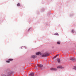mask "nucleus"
<instances>
[{"label":"nucleus","mask_w":76,"mask_h":76,"mask_svg":"<svg viewBox=\"0 0 76 76\" xmlns=\"http://www.w3.org/2000/svg\"><path fill=\"white\" fill-rule=\"evenodd\" d=\"M41 55L42 56V57H47L49 55L48 53H44V54H41Z\"/></svg>","instance_id":"f257e3e1"},{"label":"nucleus","mask_w":76,"mask_h":76,"mask_svg":"<svg viewBox=\"0 0 76 76\" xmlns=\"http://www.w3.org/2000/svg\"><path fill=\"white\" fill-rule=\"evenodd\" d=\"M69 59L70 60H72V61H75V58H72V57H71L69 58Z\"/></svg>","instance_id":"f03ea898"},{"label":"nucleus","mask_w":76,"mask_h":76,"mask_svg":"<svg viewBox=\"0 0 76 76\" xmlns=\"http://www.w3.org/2000/svg\"><path fill=\"white\" fill-rule=\"evenodd\" d=\"M57 68L58 69H63V67H62V66H58Z\"/></svg>","instance_id":"7ed1b4c3"},{"label":"nucleus","mask_w":76,"mask_h":76,"mask_svg":"<svg viewBox=\"0 0 76 76\" xmlns=\"http://www.w3.org/2000/svg\"><path fill=\"white\" fill-rule=\"evenodd\" d=\"M50 70H56L57 69L55 68H51L50 69Z\"/></svg>","instance_id":"20e7f679"},{"label":"nucleus","mask_w":76,"mask_h":76,"mask_svg":"<svg viewBox=\"0 0 76 76\" xmlns=\"http://www.w3.org/2000/svg\"><path fill=\"white\" fill-rule=\"evenodd\" d=\"M31 58H36V57H37V56L34 55H32L31 56Z\"/></svg>","instance_id":"39448f33"},{"label":"nucleus","mask_w":76,"mask_h":76,"mask_svg":"<svg viewBox=\"0 0 76 76\" xmlns=\"http://www.w3.org/2000/svg\"><path fill=\"white\" fill-rule=\"evenodd\" d=\"M36 55H41V52H39L37 53H36Z\"/></svg>","instance_id":"423d86ee"},{"label":"nucleus","mask_w":76,"mask_h":76,"mask_svg":"<svg viewBox=\"0 0 76 76\" xmlns=\"http://www.w3.org/2000/svg\"><path fill=\"white\" fill-rule=\"evenodd\" d=\"M30 75V76H34V73H31Z\"/></svg>","instance_id":"0eeeda50"},{"label":"nucleus","mask_w":76,"mask_h":76,"mask_svg":"<svg viewBox=\"0 0 76 76\" xmlns=\"http://www.w3.org/2000/svg\"><path fill=\"white\" fill-rule=\"evenodd\" d=\"M38 67H43V65L41 64L39 65Z\"/></svg>","instance_id":"6e6552de"},{"label":"nucleus","mask_w":76,"mask_h":76,"mask_svg":"<svg viewBox=\"0 0 76 76\" xmlns=\"http://www.w3.org/2000/svg\"><path fill=\"white\" fill-rule=\"evenodd\" d=\"M57 60L58 63H60V62L61 61L59 59H58V58L57 59Z\"/></svg>","instance_id":"1a4fd4ad"},{"label":"nucleus","mask_w":76,"mask_h":76,"mask_svg":"<svg viewBox=\"0 0 76 76\" xmlns=\"http://www.w3.org/2000/svg\"><path fill=\"white\" fill-rule=\"evenodd\" d=\"M9 61H13V59H10L8 60Z\"/></svg>","instance_id":"9d476101"},{"label":"nucleus","mask_w":76,"mask_h":76,"mask_svg":"<svg viewBox=\"0 0 76 76\" xmlns=\"http://www.w3.org/2000/svg\"><path fill=\"white\" fill-rule=\"evenodd\" d=\"M17 6H20V3H18L17 5Z\"/></svg>","instance_id":"9b49d317"},{"label":"nucleus","mask_w":76,"mask_h":76,"mask_svg":"<svg viewBox=\"0 0 76 76\" xmlns=\"http://www.w3.org/2000/svg\"><path fill=\"white\" fill-rule=\"evenodd\" d=\"M57 44H60V42L58 41L57 42Z\"/></svg>","instance_id":"f8f14e48"},{"label":"nucleus","mask_w":76,"mask_h":76,"mask_svg":"<svg viewBox=\"0 0 76 76\" xmlns=\"http://www.w3.org/2000/svg\"><path fill=\"white\" fill-rule=\"evenodd\" d=\"M72 33H74V32H75V31L73 30H72Z\"/></svg>","instance_id":"ddd939ff"},{"label":"nucleus","mask_w":76,"mask_h":76,"mask_svg":"<svg viewBox=\"0 0 76 76\" xmlns=\"http://www.w3.org/2000/svg\"><path fill=\"white\" fill-rule=\"evenodd\" d=\"M34 69H37V66H35L34 67Z\"/></svg>","instance_id":"4468645a"},{"label":"nucleus","mask_w":76,"mask_h":76,"mask_svg":"<svg viewBox=\"0 0 76 76\" xmlns=\"http://www.w3.org/2000/svg\"><path fill=\"white\" fill-rule=\"evenodd\" d=\"M7 63H10V61H7Z\"/></svg>","instance_id":"2eb2a0df"},{"label":"nucleus","mask_w":76,"mask_h":76,"mask_svg":"<svg viewBox=\"0 0 76 76\" xmlns=\"http://www.w3.org/2000/svg\"><path fill=\"white\" fill-rule=\"evenodd\" d=\"M55 35H58V33H56Z\"/></svg>","instance_id":"dca6fc26"},{"label":"nucleus","mask_w":76,"mask_h":76,"mask_svg":"<svg viewBox=\"0 0 76 76\" xmlns=\"http://www.w3.org/2000/svg\"><path fill=\"white\" fill-rule=\"evenodd\" d=\"M58 56V55H56V57H57V56Z\"/></svg>","instance_id":"f3484780"},{"label":"nucleus","mask_w":76,"mask_h":76,"mask_svg":"<svg viewBox=\"0 0 76 76\" xmlns=\"http://www.w3.org/2000/svg\"><path fill=\"white\" fill-rule=\"evenodd\" d=\"M56 56H55V57H54V58H56Z\"/></svg>","instance_id":"a211bd4d"},{"label":"nucleus","mask_w":76,"mask_h":76,"mask_svg":"<svg viewBox=\"0 0 76 76\" xmlns=\"http://www.w3.org/2000/svg\"><path fill=\"white\" fill-rule=\"evenodd\" d=\"M30 30V28H29V29L28 30V31H29Z\"/></svg>","instance_id":"6ab92c4d"},{"label":"nucleus","mask_w":76,"mask_h":76,"mask_svg":"<svg viewBox=\"0 0 76 76\" xmlns=\"http://www.w3.org/2000/svg\"><path fill=\"white\" fill-rule=\"evenodd\" d=\"M75 69L76 70V66L75 67Z\"/></svg>","instance_id":"aec40b11"},{"label":"nucleus","mask_w":76,"mask_h":76,"mask_svg":"<svg viewBox=\"0 0 76 76\" xmlns=\"http://www.w3.org/2000/svg\"><path fill=\"white\" fill-rule=\"evenodd\" d=\"M3 76H6V75H3Z\"/></svg>","instance_id":"412c9836"}]
</instances>
